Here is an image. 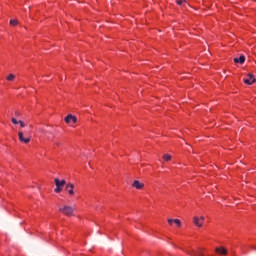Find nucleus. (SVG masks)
<instances>
[{
	"label": "nucleus",
	"mask_w": 256,
	"mask_h": 256,
	"mask_svg": "<svg viewBox=\"0 0 256 256\" xmlns=\"http://www.w3.org/2000/svg\"><path fill=\"white\" fill-rule=\"evenodd\" d=\"M54 183L56 185V188L54 189L55 193H61V191H63V187L67 185V181L60 180L59 178H55Z\"/></svg>",
	"instance_id": "nucleus-1"
},
{
	"label": "nucleus",
	"mask_w": 256,
	"mask_h": 256,
	"mask_svg": "<svg viewBox=\"0 0 256 256\" xmlns=\"http://www.w3.org/2000/svg\"><path fill=\"white\" fill-rule=\"evenodd\" d=\"M59 211L62 212L63 215H66V217H72L74 210L71 206H63Z\"/></svg>",
	"instance_id": "nucleus-2"
},
{
	"label": "nucleus",
	"mask_w": 256,
	"mask_h": 256,
	"mask_svg": "<svg viewBox=\"0 0 256 256\" xmlns=\"http://www.w3.org/2000/svg\"><path fill=\"white\" fill-rule=\"evenodd\" d=\"M203 223H205V217L204 216H195L193 218V224L195 227H203Z\"/></svg>",
	"instance_id": "nucleus-3"
},
{
	"label": "nucleus",
	"mask_w": 256,
	"mask_h": 256,
	"mask_svg": "<svg viewBox=\"0 0 256 256\" xmlns=\"http://www.w3.org/2000/svg\"><path fill=\"white\" fill-rule=\"evenodd\" d=\"M65 123H67V125H75L77 123V117L71 115V114H68L65 119H64Z\"/></svg>",
	"instance_id": "nucleus-4"
},
{
	"label": "nucleus",
	"mask_w": 256,
	"mask_h": 256,
	"mask_svg": "<svg viewBox=\"0 0 256 256\" xmlns=\"http://www.w3.org/2000/svg\"><path fill=\"white\" fill-rule=\"evenodd\" d=\"M244 83L246 85H253V83H255V76L251 73L247 74L245 77H244Z\"/></svg>",
	"instance_id": "nucleus-5"
},
{
	"label": "nucleus",
	"mask_w": 256,
	"mask_h": 256,
	"mask_svg": "<svg viewBox=\"0 0 256 256\" xmlns=\"http://www.w3.org/2000/svg\"><path fill=\"white\" fill-rule=\"evenodd\" d=\"M75 185L73 183H68L65 186V191L68 192V195H70V197H73V195H75Z\"/></svg>",
	"instance_id": "nucleus-6"
},
{
	"label": "nucleus",
	"mask_w": 256,
	"mask_h": 256,
	"mask_svg": "<svg viewBox=\"0 0 256 256\" xmlns=\"http://www.w3.org/2000/svg\"><path fill=\"white\" fill-rule=\"evenodd\" d=\"M18 139L20 143H24L25 145H27V143H31V138L29 137L25 138V136L23 135V132L18 133Z\"/></svg>",
	"instance_id": "nucleus-7"
},
{
	"label": "nucleus",
	"mask_w": 256,
	"mask_h": 256,
	"mask_svg": "<svg viewBox=\"0 0 256 256\" xmlns=\"http://www.w3.org/2000/svg\"><path fill=\"white\" fill-rule=\"evenodd\" d=\"M132 187H134L135 189L141 190L143 189V187H145V184L143 182H140L139 180H135L132 183Z\"/></svg>",
	"instance_id": "nucleus-8"
},
{
	"label": "nucleus",
	"mask_w": 256,
	"mask_h": 256,
	"mask_svg": "<svg viewBox=\"0 0 256 256\" xmlns=\"http://www.w3.org/2000/svg\"><path fill=\"white\" fill-rule=\"evenodd\" d=\"M215 253H217V255H227L228 251L225 247L220 246L215 249Z\"/></svg>",
	"instance_id": "nucleus-9"
},
{
	"label": "nucleus",
	"mask_w": 256,
	"mask_h": 256,
	"mask_svg": "<svg viewBox=\"0 0 256 256\" xmlns=\"http://www.w3.org/2000/svg\"><path fill=\"white\" fill-rule=\"evenodd\" d=\"M196 256H207V250L199 248L197 252L194 253Z\"/></svg>",
	"instance_id": "nucleus-10"
},
{
	"label": "nucleus",
	"mask_w": 256,
	"mask_h": 256,
	"mask_svg": "<svg viewBox=\"0 0 256 256\" xmlns=\"http://www.w3.org/2000/svg\"><path fill=\"white\" fill-rule=\"evenodd\" d=\"M168 223H169V225H173V223H174L178 227H181V220H179V219H168Z\"/></svg>",
	"instance_id": "nucleus-11"
},
{
	"label": "nucleus",
	"mask_w": 256,
	"mask_h": 256,
	"mask_svg": "<svg viewBox=\"0 0 256 256\" xmlns=\"http://www.w3.org/2000/svg\"><path fill=\"white\" fill-rule=\"evenodd\" d=\"M234 63H245V56H240L239 58L234 59Z\"/></svg>",
	"instance_id": "nucleus-12"
},
{
	"label": "nucleus",
	"mask_w": 256,
	"mask_h": 256,
	"mask_svg": "<svg viewBox=\"0 0 256 256\" xmlns=\"http://www.w3.org/2000/svg\"><path fill=\"white\" fill-rule=\"evenodd\" d=\"M6 81H15V74H9L6 77Z\"/></svg>",
	"instance_id": "nucleus-13"
},
{
	"label": "nucleus",
	"mask_w": 256,
	"mask_h": 256,
	"mask_svg": "<svg viewBox=\"0 0 256 256\" xmlns=\"http://www.w3.org/2000/svg\"><path fill=\"white\" fill-rule=\"evenodd\" d=\"M162 159H163L164 161H171L172 157H171L170 154H164L163 157H162Z\"/></svg>",
	"instance_id": "nucleus-14"
},
{
	"label": "nucleus",
	"mask_w": 256,
	"mask_h": 256,
	"mask_svg": "<svg viewBox=\"0 0 256 256\" xmlns=\"http://www.w3.org/2000/svg\"><path fill=\"white\" fill-rule=\"evenodd\" d=\"M18 21L17 20H10V25H12L13 27L17 26Z\"/></svg>",
	"instance_id": "nucleus-15"
},
{
	"label": "nucleus",
	"mask_w": 256,
	"mask_h": 256,
	"mask_svg": "<svg viewBox=\"0 0 256 256\" xmlns=\"http://www.w3.org/2000/svg\"><path fill=\"white\" fill-rule=\"evenodd\" d=\"M11 121L13 125H19V121L17 120V118H12Z\"/></svg>",
	"instance_id": "nucleus-16"
},
{
	"label": "nucleus",
	"mask_w": 256,
	"mask_h": 256,
	"mask_svg": "<svg viewBox=\"0 0 256 256\" xmlns=\"http://www.w3.org/2000/svg\"><path fill=\"white\" fill-rule=\"evenodd\" d=\"M177 5H183L185 3V0H177Z\"/></svg>",
	"instance_id": "nucleus-17"
},
{
	"label": "nucleus",
	"mask_w": 256,
	"mask_h": 256,
	"mask_svg": "<svg viewBox=\"0 0 256 256\" xmlns=\"http://www.w3.org/2000/svg\"><path fill=\"white\" fill-rule=\"evenodd\" d=\"M18 124L20 125V127H25V122L24 121L19 120Z\"/></svg>",
	"instance_id": "nucleus-18"
}]
</instances>
